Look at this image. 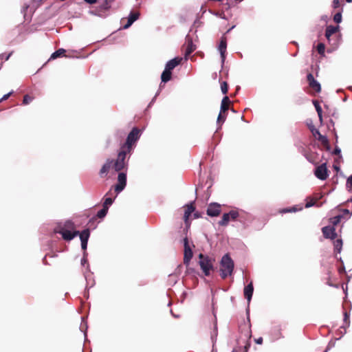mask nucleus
I'll use <instances>...</instances> for the list:
<instances>
[{"label":"nucleus","mask_w":352,"mask_h":352,"mask_svg":"<svg viewBox=\"0 0 352 352\" xmlns=\"http://www.w3.org/2000/svg\"><path fill=\"white\" fill-rule=\"evenodd\" d=\"M12 53H10L8 54H0V60H8L10 56H11Z\"/></svg>","instance_id":"a18cd8bd"},{"label":"nucleus","mask_w":352,"mask_h":352,"mask_svg":"<svg viewBox=\"0 0 352 352\" xmlns=\"http://www.w3.org/2000/svg\"><path fill=\"white\" fill-rule=\"evenodd\" d=\"M128 153H129L126 151V148H121L118 153L117 159L113 164V168L116 172L121 171L126 166L127 163L125 162V159Z\"/></svg>","instance_id":"0eeeda50"},{"label":"nucleus","mask_w":352,"mask_h":352,"mask_svg":"<svg viewBox=\"0 0 352 352\" xmlns=\"http://www.w3.org/2000/svg\"><path fill=\"white\" fill-rule=\"evenodd\" d=\"M253 292H254L253 283H252V282H250L249 284H248L244 287V289H243V294H244V296H245V299L247 300L248 304L250 303V301L252 298Z\"/></svg>","instance_id":"2eb2a0df"},{"label":"nucleus","mask_w":352,"mask_h":352,"mask_svg":"<svg viewBox=\"0 0 352 352\" xmlns=\"http://www.w3.org/2000/svg\"><path fill=\"white\" fill-rule=\"evenodd\" d=\"M186 209L185 210L184 215V220L185 223L187 224L188 218L190 215L195 211V208L193 206V202H191L190 204H188L186 206Z\"/></svg>","instance_id":"aec40b11"},{"label":"nucleus","mask_w":352,"mask_h":352,"mask_svg":"<svg viewBox=\"0 0 352 352\" xmlns=\"http://www.w3.org/2000/svg\"><path fill=\"white\" fill-rule=\"evenodd\" d=\"M343 218V215L338 214L333 218L331 219V223L333 224V226H337L341 221V219Z\"/></svg>","instance_id":"f704fd0d"},{"label":"nucleus","mask_w":352,"mask_h":352,"mask_svg":"<svg viewBox=\"0 0 352 352\" xmlns=\"http://www.w3.org/2000/svg\"><path fill=\"white\" fill-rule=\"evenodd\" d=\"M338 272H339L340 274H342V273H345L346 272L345 267H344V264L342 265V266L341 267L339 268Z\"/></svg>","instance_id":"338daca9"},{"label":"nucleus","mask_w":352,"mask_h":352,"mask_svg":"<svg viewBox=\"0 0 352 352\" xmlns=\"http://www.w3.org/2000/svg\"><path fill=\"white\" fill-rule=\"evenodd\" d=\"M322 232L324 237L326 239L333 240L337 237L336 228L333 226H324L322 228Z\"/></svg>","instance_id":"f8f14e48"},{"label":"nucleus","mask_w":352,"mask_h":352,"mask_svg":"<svg viewBox=\"0 0 352 352\" xmlns=\"http://www.w3.org/2000/svg\"><path fill=\"white\" fill-rule=\"evenodd\" d=\"M217 324H215L214 331L211 335V339L213 342H214V337H217Z\"/></svg>","instance_id":"4d7b16f0"},{"label":"nucleus","mask_w":352,"mask_h":352,"mask_svg":"<svg viewBox=\"0 0 352 352\" xmlns=\"http://www.w3.org/2000/svg\"><path fill=\"white\" fill-rule=\"evenodd\" d=\"M140 12L138 11H131L129 13L128 18L131 19L132 21H136L140 17Z\"/></svg>","instance_id":"c756f323"},{"label":"nucleus","mask_w":352,"mask_h":352,"mask_svg":"<svg viewBox=\"0 0 352 352\" xmlns=\"http://www.w3.org/2000/svg\"><path fill=\"white\" fill-rule=\"evenodd\" d=\"M80 236V241L88 242L90 231L89 228L83 230L82 232H79L78 235Z\"/></svg>","instance_id":"412c9836"},{"label":"nucleus","mask_w":352,"mask_h":352,"mask_svg":"<svg viewBox=\"0 0 352 352\" xmlns=\"http://www.w3.org/2000/svg\"><path fill=\"white\" fill-rule=\"evenodd\" d=\"M318 53L324 56L325 52V45L323 43H319L316 47Z\"/></svg>","instance_id":"72a5a7b5"},{"label":"nucleus","mask_w":352,"mask_h":352,"mask_svg":"<svg viewBox=\"0 0 352 352\" xmlns=\"http://www.w3.org/2000/svg\"><path fill=\"white\" fill-rule=\"evenodd\" d=\"M81 242V248L85 251L86 252L85 250H87V243L88 242H85V241H80Z\"/></svg>","instance_id":"e2e57ef3"},{"label":"nucleus","mask_w":352,"mask_h":352,"mask_svg":"<svg viewBox=\"0 0 352 352\" xmlns=\"http://www.w3.org/2000/svg\"><path fill=\"white\" fill-rule=\"evenodd\" d=\"M309 85L310 87L315 90L316 92H320L321 91L320 84L316 80L309 82Z\"/></svg>","instance_id":"cd10ccee"},{"label":"nucleus","mask_w":352,"mask_h":352,"mask_svg":"<svg viewBox=\"0 0 352 352\" xmlns=\"http://www.w3.org/2000/svg\"><path fill=\"white\" fill-rule=\"evenodd\" d=\"M214 261V258L207 255L201 253L199 254V265L206 276H210V271L214 270L213 263Z\"/></svg>","instance_id":"20e7f679"},{"label":"nucleus","mask_w":352,"mask_h":352,"mask_svg":"<svg viewBox=\"0 0 352 352\" xmlns=\"http://www.w3.org/2000/svg\"><path fill=\"white\" fill-rule=\"evenodd\" d=\"M212 14L217 16H219L221 19H226V16H225V14L223 13H219L218 12H212Z\"/></svg>","instance_id":"13d9d810"},{"label":"nucleus","mask_w":352,"mask_h":352,"mask_svg":"<svg viewBox=\"0 0 352 352\" xmlns=\"http://www.w3.org/2000/svg\"><path fill=\"white\" fill-rule=\"evenodd\" d=\"M232 352H246V350L243 349L242 346H236L233 349Z\"/></svg>","instance_id":"5fc2aeb1"},{"label":"nucleus","mask_w":352,"mask_h":352,"mask_svg":"<svg viewBox=\"0 0 352 352\" xmlns=\"http://www.w3.org/2000/svg\"><path fill=\"white\" fill-rule=\"evenodd\" d=\"M342 212L343 214L342 215H343V217L344 215H348L347 219H349L352 214V212H350V210L348 209H343Z\"/></svg>","instance_id":"3c124183"},{"label":"nucleus","mask_w":352,"mask_h":352,"mask_svg":"<svg viewBox=\"0 0 352 352\" xmlns=\"http://www.w3.org/2000/svg\"><path fill=\"white\" fill-rule=\"evenodd\" d=\"M108 210H109L107 208H105L102 206V208L100 209L99 211H98L96 215L89 219V226H93L94 228H96V225H95V221L96 220V218H99V219L104 218L108 212Z\"/></svg>","instance_id":"4468645a"},{"label":"nucleus","mask_w":352,"mask_h":352,"mask_svg":"<svg viewBox=\"0 0 352 352\" xmlns=\"http://www.w3.org/2000/svg\"><path fill=\"white\" fill-rule=\"evenodd\" d=\"M171 77L172 72L164 69L161 75L162 82L166 83L168 82L171 79Z\"/></svg>","instance_id":"4be33fe9"},{"label":"nucleus","mask_w":352,"mask_h":352,"mask_svg":"<svg viewBox=\"0 0 352 352\" xmlns=\"http://www.w3.org/2000/svg\"><path fill=\"white\" fill-rule=\"evenodd\" d=\"M221 269L220 275L223 279L232 274L234 263L228 254H224L220 261Z\"/></svg>","instance_id":"f03ea898"},{"label":"nucleus","mask_w":352,"mask_h":352,"mask_svg":"<svg viewBox=\"0 0 352 352\" xmlns=\"http://www.w3.org/2000/svg\"><path fill=\"white\" fill-rule=\"evenodd\" d=\"M87 252H84L83 256L80 261V263H81V265H82V266H85V265H87V271L88 272H90V267H89V265L88 264V260L87 258Z\"/></svg>","instance_id":"c85d7f7f"},{"label":"nucleus","mask_w":352,"mask_h":352,"mask_svg":"<svg viewBox=\"0 0 352 352\" xmlns=\"http://www.w3.org/2000/svg\"><path fill=\"white\" fill-rule=\"evenodd\" d=\"M332 154L342 157L341 156V149L338 146H336L335 147L334 150L333 151Z\"/></svg>","instance_id":"49530a36"},{"label":"nucleus","mask_w":352,"mask_h":352,"mask_svg":"<svg viewBox=\"0 0 352 352\" xmlns=\"http://www.w3.org/2000/svg\"><path fill=\"white\" fill-rule=\"evenodd\" d=\"M257 344H261L263 343V338L260 337L254 340Z\"/></svg>","instance_id":"0e129e2a"},{"label":"nucleus","mask_w":352,"mask_h":352,"mask_svg":"<svg viewBox=\"0 0 352 352\" xmlns=\"http://www.w3.org/2000/svg\"><path fill=\"white\" fill-rule=\"evenodd\" d=\"M308 126L314 137H316V135L319 134L320 131L316 129L312 124H308Z\"/></svg>","instance_id":"a19ab883"},{"label":"nucleus","mask_w":352,"mask_h":352,"mask_svg":"<svg viewBox=\"0 0 352 352\" xmlns=\"http://www.w3.org/2000/svg\"><path fill=\"white\" fill-rule=\"evenodd\" d=\"M228 214L230 217V219L232 220H236L240 217L239 212L236 210H231L229 212H228Z\"/></svg>","instance_id":"473e14b6"},{"label":"nucleus","mask_w":352,"mask_h":352,"mask_svg":"<svg viewBox=\"0 0 352 352\" xmlns=\"http://www.w3.org/2000/svg\"><path fill=\"white\" fill-rule=\"evenodd\" d=\"M241 338L244 337V339H245L244 342H245V345L243 346H242V348L245 349L246 352H248V349H250V347L251 346L250 341V339H248L243 334H242V333H241Z\"/></svg>","instance_id":"58836bf2"},{"label":"nucleus","mask_w":352,"mask_h":352,"mask_svg":"<svg viewBox=\"0 0 352 352\" xmlns=\"http://www.w3.org/2000/svg\"><path fill=\"white\" fill-rule=\"evenodd\" d=\"M133 23H134L133 21H132L131 19L127 18V22L125 25H124L123 29H124V30L128 29L129 28H130L132 25V24Z\"/></svg>","instance_id":"de8ad7c7"},{"label":"nucleus","mask_w":352,"mask_h":352,"mask_svg":"<svg viewBox=\"0 0 352 352\" xmlns=\"http://www.w3.org/2000/svg\"><path fill=\"white\" fill-rule=\"evenodd\" d=\"M227 48V41L225 37H222L221 38L220 43L219 44V51L221 56V63L223 65L226 60V52Z\"/></svg>","instance_id":"ddd939ff"},{"label":"nucleus","mask_w":352,"mask_h":352,"mask_svg":"<svg viewBox=\"0 0 352 352\" xmlns=\"http://www.w3.org/2000/svg\"><path fill=\"white\" fill-rule=\"evenodd\" d=\"M201 23V22L200 21V20L199 19H197L194 21L193 26L198 27L200 25Z\"/></svg>","instance_id":"69168bd1"},{"label":"nucleus","mask_w":352,"mask_h":352,"mask_svg":"<svg viewBox=\"0 0 352 352\" xmlns=\"http://www.w3.org/2000/svg\"><path fill=\"white\" fill-rule=\"evenodd\" d=\"M346 188L349 192H352V174L346 179Z\"/></svg>","instance_id":"c9c22d12"},{"label":"nucleus","mask_w":352,"mask_h":352,"mask_svg":"<svg viewBox=\"0 0 352 352\" xmlns=\"http://www.w3.org/2000/svg\"><path fill=\"white\" fill-rule=\"evenodd\" d=\"M140 136L141 131L138 127H133L128 134L126 142L121 146V148H126V151L131 153Z\"/></svg>","instance_id":"7ed1b4c3"},{"label":"nucleus","mask_w":352,"mask_h":352,"mask_svg":"<svg viewBox=\"0 0 352 352\" xmlns=\"http://www.w3.org/2000/svg\"><path fill=\"white\" fill-rule=\"evenodd\" d=\"M313 104H314V105L316 108V110L317 111L318 116L319 117V120H320V122H322V108H321L319 102L317 100H313Z\"/></svg>","instance_id":"393cba45"},{"label":"nucleus","mask_w":352,"mask_h":352,"mask_svg":"<svg viewBox=\"0 0 352 352\" xmlns=\"http://www.w3.org/2000/svg\"><path fill=\"white\" fill-rule=\"evenodd\" d=\"M225 120L226 116H223L222 113H219L217 120V124H219L221 122H223Z\"/></svg>","instance_id":"c03bdc74"},{"label":"nucleus","mask_w":352,"mask_h":352,"mask_svg":"<svg viewBox=\"0 0 352 352\" xmlns=\"http://www.w3.org/2000/svg\"><path fill=\"white\" fill-rule=\"evenodd\" d=\"M74 226L72 221L67 220L65 222L64 226H62L60 224L58 225L54 230L55 233H58L62 235L64 240L69 241L74 237L77 236L79 234V231L74 230L73 232L67 230L65 228H71Z\"/></svg>","instance_id":"f257e3e1"},{"label":"nucleus","mask_w":352,"mask_h":352,"mask_svg":"<svg viewBox=\"0 0 352 352\" xmlns=\"http://www.w3.org/2000/svg\"><path fill=\"white\" fill-rule=\"evenodd\" d=\"M13 94V91H10L9 93L3 96V97L0 99V102L1 101L6 100L8 99V98Z\"/></svg>","instance_id":"603ef678"},{"label":"nucleus","mask_w":352,"mask_h":352,"mask_svg":"<svg viewBox=\"0 0 352 352\" xmlns=\"http://www.w3.org/2000/svg\"><path fill=\"white\" fill-rule=\"evenodd\" d=\"M115 198L111 197H105L102 206L105 208H107L109 210V207L111 206L114 201Z\"/></svg>","instance_id":"2f4dec72"},{"label":"nucleus","mask_w":352,"mask_h":352,"mask_svg":"<svg viewBox=\"0 0 352 352\" xmlns=\"http://www.w3.org/2000/svg\"><path fill=\"white\" fill-rule=\"evenodd\" d=\"M111 7V1L103 0L94 10L90 11V13L93 15L98 16L100 17H106L107 16V12Z\"/></svg>","instance_id":"39448f33"},{"label":"nucleus","mask_w":352,"mask_h":352,"mask_svg":"<svg viewBox=\"0 0 352 352\" xmlns=\"http://www.w3.org/2000/svg\"><path fill=\"white\" fill-rule=\"evenodd\" d=\"M344 323L346 324V327L350 326V321H349V314H348L346 311L344 313V319H343Z\"/></svg>","instance_id":"37998d69"},{"label":"nucleus","mask_w":352,"mask_h":352,"mask_svg":"<svg viewBox=\"0 0 352 352\" xmlns=\"http://www.w3.org/2000/svg\"><path fill=\"white\" fill-rule=\"evenodd\" d=\"M316 204V201L313 199L307 201L305 204V208H310V207H312L315 205Z\"/></svg>","instance_id":"864d4df0"},{"label":"nucleus","mask_w":352,"mask_h":352,"mask_svg":"<svg viewBox=\"0 0 352 352\" xmlns=\"http://www.w3.org/2000/svg\"><path fill=\"white\" fill-rule=\"evenodd\" d=\"M184 263L186 265H188L191 258H192L193 253L192 249L190 246L189 241L187 237L184 239Z\"/></svg>","instance_id":"1a4fd4ad"},{"label":"nucleus","mask_w":352,"mask_h":352,"mask_svg":"<svg viewBox=\"0 0 352 352\" xmlns=\"http://www.w3.org/2000/svg\"><path fill=\"white\" fill-rule=\"evenodd\" d=\"M307 81L309 82V83L315 80V78H314L313 74L311 73L307 74Z\"/></svg>","instance_id":"bf43d9fd"},{"label":"nucleus","mask_w":352,"mask_h":352,"mask_svg":"<svg viewBox=\"0 0 352 352\" xmlns=\"http://www.w3.org/2000/svg\"><path fill=\"white\" fill-rule=\"evenodd\" d=\"M65 52H66L65 50H64L63 48L58 49V50L55 51L54 52H53L51 54L50 60H54V59L57 58L58 57L61 56L62 55L64 54V53Z\"/></svg>","instance_id":"a878e982"},{"label":"nucleus","mask_w":352,"mask_h":352,"mask_svg":"<svg viewBox=\"0 0 352 352\" xmlns=\"http://www.w3.org/2000/svg\"><path fill=\"white\" fill-rule=\"evenodd\" d=\"M300 210H302V208H298L296 206H292V207H290V208H283L281 210V212L282 213L296 212L299 211Z\"/></svg>","instance_id":"7c9ffc66"},{"label":"nucleus","mask_w":352,"mask_h":352,"mask_svg":"<svg viewBox=\"0 0 352 352\" xmlns=\"http://www.w3.org/2000/svg\"><path fill=\"white\" fill-rule=\"evenodd\" d=\"M317 139L321 142V144L324 146L327 151H331V146L329 144V139L326 135H323L319 133V134L316 135Z\"/></svg>","instance_id":"6ab92c4d"},{"label":"nucleus","mask_w":352,"mask_h":352,"mask_svg":"<svg viewBox=\"0 0 352 352\" xmlns=\"http://www.w3.org/2000/svg\"><path fill=\"white\" fill-rule=\"evenodd\" d=\"M230 221V217L227 213H224L222 216L221 219L219 221V225L221 226H226Z\"/></svg>","instance_id":"bb28decb"},{"label":"nucleus","mask_w":352,"mask_h":352,"mask_svg":"<svg viewBox=\"0 0 352 352\" xmlns=\"http://www.w3.org/2000/svg\"><path fill=\"white\" fill-rule=\"evenodd\" d=\"M84 1L89 4H94L97 2V0H84Z\"/></svg>","instance_id":"774afa93"},{"label":"nucleus","mask_w":352,"mask_h":352,"mask_svg":"<svg viewBox=\"0 0 352 352\" xmlns=\"http://www.w3.org/2000/svg\"><path fill=\"white\" fill-rule=\"evenodd\" d=\"M33 100V98L32 97H30L29 95L26 94L23 96V104L24 105H27L30 102H32Z\"/></svg>","instance_id":"ea45409f"},{"label":"nucleus","mask_w":352,"mask_h":352,"mask_svg":"<svg viewBox=\"0 0 352 352\" xmlns=\"http://www.w3.org/2000/svg\"><path fill=\"white\" fill-rule=\"evenodd\" d=\"M133 23H134L133 21H132L131 19L127 18V22L125 25H124L123 29H124V30L128 29L129 28H130L132 25V24Z\"/></svg>","instance_id":"09e8293b"},{"label":"nucleus","mask_w":352,"mask_h":352,"mask_svg":"<svg viewBox=\"0 0 352 352\" xmlns=\"http://www.w3.org/2000/svg\"><path fill=\"white\" fill-rule=\"evenodd\" d=\"M181 61L182 58L175 57L166 63L164 69L172 72V70L179 65Z\"/></svg>","instance_id":"dca6fc26"},{"label":"nucleus","mask_w":352,"mask_h":352,"mask_svg":"<svg viewBox=\"0 0 352 352\" xmlns=\"http://www.w3.org/2000/svg\"><path fill=\"white\" fill-rule=\"evenodd\" d=\"M126 186V174L124 172H120L118 175V182L113 186L116 195L122 192Z\"/></svg>","instance_id":"6e6552de"},{"label":"nucleus","mask_w":352,"mask_h":352,"mask_svg":"<svg viewBox=\"0 0 352 352\" xmlns=\"http://www.w3.org/2000/svg\"><path fill=\"white\" fill-rule=\"evenodd\" d=\"M195 50V46L193 45L192 41L188 42V45L186 47L184 57L185 59H188V56L193 52Z\"/></svg>","instance_id":"5701e85b"},{"label":"nucleus","mask_w":352,"mask_h":352,"mask_svg":"<svg viewBox=\"0 0 352 352\" xmlns=\"http://www.w3.org/2000/svg\"><path fill=\"white\" fill-rule=\"evenodd\" d=\"M91 274H87V272H85L84 273V276H85V278L87 281V285H91L90 287H93L94 285V280H91Z\"/></svg>","instance_id":"e433bc0d"},{"label":"nucleus","mask_w":352,"mask_h":352,"mask_svg":"<svg viewBox=\"0 0 352 352\" xmlns=\"http://www.w3.org/2000/svg\"><path fill=\"white\" fill-rule=\"evenodd\" d=\"M245 314L247 320L243 321V323L239 326L240 333L243 334L248 339L252 338L251 322L250 317V304L248 303V307L245 309Z\"/></svg>","instance_id":"423d86ee"},{"label":"nucleus","mask_w":352,"mask_h":352,"mask_svg":"<svg viewBox=\"0 0 352 352\" xmlns=\"http://www.w3.org/2000/svg\"><path fill=\"white\" fill-rule=\"evenodd\" d=\"M342 11L337 12V13L333 16V21H334L336 23H341V22H342Z\"/></svg>","instance_id":"4c0bfd02"},{"label":"nucleus","mask_w":352,"mask_h":352,"mask_svg":"<svg viewBox=\"0 0 352 352\" xmlns=\"http://www.w3.org/2000/svg\"><path fill=\"white\" fill-rule=\"evenodd\" d=\"M239 221L243 224L244 228H245L247 226L243 217H242L241 214H240V217H239Z\"/></svg>","instance_id":"680f3d73"},{"label":"nucleus","mask_w":352,"mask_h":352,"mask_svg":"<svg viewBox=\"0 0 352 352\" xmlns=\"http://www.w3.org/2000/svg\"><path fill=\"white\" fill-rule=\"evenodd\" d=\"M340 30V26L339 25H337V26H333V25H328L327 26L326 28V31H325V37L327 38V41H329V43H330L331 41V36L336 33L337 32H338Z\"/></svg>","instance_id":"f3484780"},{"label":"nucleus","mask_w":352,"mask_h":352,"mask_svg":"<svg viewBox=\"0 0 352 352\" xmlns=\"http://www.w3.org/2000/svg\"><path fill=\"white\" fill-rule=\"evenodd\" d=\"M221 89L223 94H226L228 91V85L226 82H223L221 85Z\"/></svg>","instance_id":"79ce46f5"},{"label":"nucleus","mask_w":352,"mask_h":352,"mask_svg":"<svg viewBox=\"0 0 352 352\" xmlns=\"http://www.w3.org/2000/svg\"><path fill=\"white\" fill-rule=\"evenodd\" d=\"M221 205L218 203H210L207 208V214L210 217H217L221 213Z\"/></svg>","instance_id":"9b49d317"},{"label":"nucleus","mask_w":352,"mask_h":352,"mask_svg":"<svg viewBox=\"0 0 352 352\" xmlns=\"http://www.w3.org/2000/svg\"><path fill=\"white\" fill-rule=\"evenodd\" d=\"M228 110V106L227 105H224V104H221V108H220V112L219 113H226L227 111Z\"/></svg>","instance_id":"6e6d98bb"},{"label":"nucleus","mask_w":352,"mask_h":352,"mask_svg":"<svg viewBox=\"0 0 352 352\" xmlns=\"http://www.w3.org/2000/svg\"><path fill=\"white\" fill-rule=\"evenodd\" d=\"M342 239H338L333 242L334 245V251L337 252L338 253H340L342 249Z\"/></svg>","instance_id":"b1692460"},{"label":"nucleus","mask_w":352,"mask_h":352,"mask_svg":"<svg viewBox=\"0 0 352 352\" xmlns=\"http://www.w3.org/2000/svg\"><path fill=\"white\" fill-rule=\"evenodd\" d=\"M340 6V1L339 0H333L332 2V7L333 8H338Z\"/></svg>","instance_id":"052dcab7"},{"label":"nucleus","mask_w":352,"mask_h":352,"mask_svg":"<svg viewBox=\"0 0 352 352\" xmlns=\"http://www.w3.org/2000/svg\"><path fill=\"white\" fill-rule=\"evenodd\" d=\"M113 163V160L111 159H107L105 163L102 165V168L100 170L99 175L101 177L106 175L109 171L112 164Z\"/></svg>","instance_id":"a211bd4d"},{"label":"nucleus","mask_w":352,"mask_h":352,"mask_svg":"<svg viewBox=\"0 0 352 352\" xmlns=\"http://www.w3.org/2000/svg\"><path fill=\"white\" fill-rule=\"evenodd\" d=\"M314 175L318 179L325 180L329 176L327 164L323 163L317 166L314 170Z\"/></svg>","instance_id":"9d476101"},{"label":"nucleus","mask_w":352,"mask_h":352,"mask_svg":"<svg viewBox=\"0 0 352 352\" xmlns=\"http://www.w3.org/2000/svg\"><path fill=\"white\" fill-rule=\"evenodd\" d=\"M230 102V100L228 96H224L222 99L221 104L228 106V104Z\"/></svg>","instance_id":"8fccbe9b"}]
</instances>
